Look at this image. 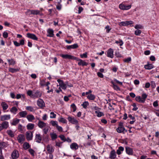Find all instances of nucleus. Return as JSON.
Returning a JSON list of instances; mask_svg holds the SVG:
<instances>
[{"label":"nucleus","instance_id":"nucleus-48","mask_svg":"<svg viewBox=\"0 0 159 159\" xmlns=\"http://www.w3.org/2000/svg\"><path fill=\"white\" fill-rule=\"evenodd\" d=\"M71 108L73 110V111L75 112L76 109V107L75 105L74 104H72L70 106Z\"/></svg>","mask_w":159,"mask_h":159},{"label":"nucleus","instance_id":"nucleus-20","mask_svg":"<svg viewBox=\"0 0 159 159\" xmlns=\"http://www.w3.org/2000/svg\"><path fill=\"white\" fill-rule=\"evenodd\" d=\"M70 148L72 149L76 150L78 148L79 146L76 143H74L70 145Z\"/></svg>","mask_w":159,"mask_h":159},{"label":"nucleus","instance_id":"nucleus-55","mask_svg":"<svg viewBox=\"0 0 159 159\" xmlns=\"http://www.w3.org/2000/svg\"><path fill=\"white\" fill-rule=\"evenodd\" d=\"M141 33V31L140 30H137L134 32V34L136 35H139Z\"/></svg>","mask_w":159,"mask_h":159},{"label":"nucleus","instance_id":"nucleus-40","mask_svg":"<svg viewBox=\"0 0 159 159\" xmlns=\"http://www.w3.org/2000/svg\"><path fill=\"white\" fill-rule=\"evenodd\" d=\"M112 84L113 85V88L116 90H120L119 87L117 85H116L113 82H111Z\"/></svg>","mask_w":159,"mask_h":159},{"label":"nucleus","instance_id":"nucleus-9","mask_svg":"<svg viewBox=\"0 0 159 159\" xmlns=\"http://www.w3.org/2000/svg\"><path fill=\"white\" fill-rule=\"evenodd\" d=\"M25 139V136L23 134H20L17 137V140L18 142L22 143L24 142Z\"/></svg>","mask_w":159,"mask_h":159},{"label":"nucleus","instance_id":"nucleus-21","mask_svg":"<svg viewBox=\"0 0 159 159\" xmlns=\"http://www.w3.org/2000/svg\"><path fill=\"white\" fill-rule=\"evenodd\" d=\"M3 110H6L8 107V105L5 102H2L1 104Z\"/></svg>","mask_w":159,"mask_h":159},{"label":"nucleus","instance_id":"nucleus-13","mask_svg":"<svg viewBox=\"0 0 159 159\" xmlns=\"http://www.w3.org/2000/svg\"><path fill=\"white\" fill-rule=\"evenodd\" d=\"M113 52V50L112 49L110 48L109 49L107 52V57L111 58H113L114 57Z\"/></svg>","mask_w":159,"mask_h":159},{"label":"nucleus","instance_id":"nucleus-62","mask_svg":"<svg viewBox=\"0 0 159 159\" xmlns=\"http://www.w3.org/2000/svg\"><path fill=\"white\" fill-rule=\"evenodd\" d=\"M97 74L98 76L100 78H103L104 77V76H103V74H102L100 72H98L97 73Z\"/></svg>","mask_w":159,"mask_h":159},{"label":"nucleus","instance_id":"nucleus-31","mask_svg":"<svg viewBox=\"0 0 159 159\" xmlns=\"http://www.w3.org/2000/svg\"><path fill=\"white\" fill-rule=\"evenodd\" d=\"M87 98L90 100H93L95 98V95L92 94H90L88 95Z\"/></svg>","mask_w":159,"mask_h":159},{"label":"nucleus","instance_id":"nucleus-60","mask_svg":"<svg viewBox=\"0 0 159 159\" xmlns=\"http://www.w3.org/2000/svg\"><path fill=\"white\" fill-rule=\"evenodd\" d=\"M3 36L4 38H7L8 36V34L6 31L4 32L3 33Z\"/></svg>","mask_w":159,"mask_h":159},{"label":"nucleus","instance_id":"nucleus-15","mask_svg":"<svg viewBox=\"0 0 159 159\" xmlns=\"http://www.w3.org/2000/svg\"><path fill=\"white\" fill-rule=\"evenodd\" d=\"M27 36L28 38L31 39H32L37 40H38V38L34 34L30 33H28L27 34Z\"/></svg>","mask_w":159,"mask_h":159},{"label":"nucleus","instance_id":"nucleus-29","mask_svg":"<svg viewBox=\"0 0 159 159\" xmlns=\"http://www.w3.org/2000/svg\"><path fill=\"white\" fill-rule=\"evenodd\" d=\"M154 67L153 65L152 64H148L144 66V68L147 70H150Z\"/></svg>","mask_w":159,"mask_h":159},{"label":"nucleus","instance_id":"nucleus-42","mask_svg":"<svg viewBox=\"0 0 159 159\" xmlns=\"http://www.w3.org/2000/svg\"><path fill=\"white\" fill-rule=\"evenodd\" d=\"M89 105V103L88 102L85 101L84 102H83V104H82V106H83V107L84 108L86 109L87 108L88 106Z\"/></svg>","mask_w":159,"mask_h":159},{"label":"nucleus","instance_id":"nucleus-24","mask_svg":"<svg viewBox=\"0 0 159 159\" xmlns=\"http://www.w3.org/2000/svg\"><path fill=\"white\" fill-rule=\"evenodd\" d=\"M126 153L132 155L133 154V151L132 149L128 147L126 148Z\"/></svg>","mask_w":159,"mask_h":159},{"label":"nucleus","instance_id":"nucleus-63","mask_svg":"<svg viewBox=\"0 0 159 159\" xmlns=\"http://www.w3.org/2000/svg\"><path fill=\"white\" fill-rule=\"evenodd\" d=\"M13 42L14 45L16 47H18L20 46V43H18L17 41H14Z\"/></svg>","mask_w":159,"mask_h":159},{"label":"nucleus","instance_id":"nucleus-1","mask_svg":"<svg viewBox=\"0 0 159 159\" xmlns=\"http://www.w3.org/2000/svg\"><path fill=\"white\" fill-rule=\"evenodd\" d=\"M60 56L63 58L65 59L73 60H76L77 59L76 57L68 54H61L60 55Z\"/></svg>","mask_w":159,"mask_h":159},{"label":"nucleus","instance_id":"nucleus-43","mask_svg":"<svg viewBox=\"0 0 159 159\" xmlns=\"http://www.w3.org/2000/svg\"><path fill=\"white\" fill-rule=\"evenodd\" d=\"M136 100L139 102L143 103V100H142L141 97L140 96H137L135 98Z\"/></svg>","mask_w":159,"mask_h":159},{"label":"nucleus","instance_id":"nucleus-10","mask_svg":"<svg viewBox=\"0 0 159 159\" xmlns=\"http://www.w3.org/2000/svg\"><path fill=\"white\" fill-rule=\"evenodd\" d=\"M42 93L38 90L36 91L33 94L32 96V98H35L41 97Z\"/></svg>","mask_w":159,"mask_h":159},{"label":"nucleus","instance_id":"nucleus-3","mask_svg":"<svg viewBox=\"0 0 159 159\" xmlns=\"http://www.w3.org/2000/svg\"><path fill=\"white\" fill-rule=\"evenodd\" d=\"M134 23L133 21L131 20L126 21H122L119 23L118 25L120 26H125L129 25H131Z\"/></svg>","mask_w":159,"mask_h":159},{"label":"nucleus","instance_id":"nucleus-17","mask_svg":"<svg viewBox=\"0 0 159 159\" xmlns=\"http://www.w3.org/2000/svg\"><path fill=\"white\" fill-rule=\"evenodd\" d=\"M38 126L39 128L42 129L47 126L46 123L41 120H39L38 123Z\"/></svg>","mask_w":159,"mask_h":159},{"label":"nucleus","instance_id":"nucleus-30","mask_svg":"<svg viewBox=\"0 0 159 159\" xmlns=\"http://www.w3.org/2000/svg\"><path fill=\"white\" fill-rule=\"evenodd\" d=\"M58 120L59 122H61L64 124L66 123L67 122L66 120L61 116L58 119Z\"/></svg>","mask_w":159,"mask_h":159},{"label":"nucleus","instance_id":"nucleus-59","mask_svg":"<svg viewBox=\"0 0 159 159\" xmlns=\"http://www.w3.org/2000/svg\"><path fill=\"white\" fill-rule=\"evenodd\" d=\"M57 129L58 130L59 132H62L63 131V129L62 127L58 125L56 127Z\"/></svg>","mask_w":159,"mask_h":159},{"label":"nucleus","instance_id":"nucleus-34","mask_svg":"<svg viewBox=\"0 0 159 159\" xmlns=\"http://www.w3.org/2000/svg\"><path fill=\"white\" fill-rule=\"evenodd\" d=\"M116 131L119 133H121L124 132L125 130V129L124 127H119L116 129Z\"/></svg>","mask_w":159,"mask_h":159},{"label":"nucleus","instance_id":"nucleus-58","mask_svg":"<svg viewBox=\"0 0 159 159\" xmlns=\"http://www.w3.org/2000/svg\"><path fill=\"white\" fill-rule=\"evenodd\" d=\"M105 29H106V31L107 33H108L111 30V28H110V26L107 25L105 27Z\"/></svg>","mask_w":159,"mask_h":159},{"label":"nucleus","instance_id":"nucleus-28","mask_svg":"<svg viewBox=\"0 0 159 159\" xmlns=\"http://www.w3.org/2000/svg\"><path fill=\"white\" fill-rule=\"evenodd\" d=\"M78 47V46L76 43L71 45L67 46L66 47L68 49H70L71 48L75 49L77 48Z\"/></svg>","mask_w":159,"mask_h":159},{"label":"nucleus","instance_id":"nucleus-7","mask_svg":"<svg viewBox=\"0 0 159 159\" xmlns=\"http://www.w3.org/2000/svg\"><path fill=\"white\" fill-rule=\"evenodd\" d=\"M37 105L40 108L44 107L45 106V103L43 101L41 98H39L37 101Z\"/></svg>","mask_w":159,"mask_h":159},{"label":"nucleus","instance_id":"nucleus-12","mask_svg":"<svg viewBox=\"0 0 159 159\" xmlns=\"http://www.w3.org/2000/svg\"><path fill=\"white\" fill-rule=\"evenodd\" d=\"M35 141L38 143H40L42 140L41 135L39 133L36 134L35 136Z\"/></svg>","mask_w":159,"mask_h":159},{"label":"nucleus","instance_id":"nucleus-39","mask_svg":"<svg viewBox=\"0 0 159 159\" xmlns=\"http://www.w3.org/2000/svg\"><path fill=\"white\" fill-rule=\"evenodd\" d=\"M124 148L122 147H120L118 149L117 151V153L118 155H120L121 153V152L123 151Z\"/></svg>","mask_w":159,"mask_h":159},{"label":"nucleus","instance_id":"nucleus-8","mask_svg":"<svg viewBox=\"0 0 159 159\" xmlns=\"http://www.w3.org/2000/svg\"><path fill=\"white\" fill-rule=\"evenodd\" d=\"M68 120L69 122L72 124L77 125L78 124V121L74 117L69 116L68 118Z\"/></svg>","mask_w":159,"mask_h":159},{"label":"nucleus","instance_id":"nucleus-57","mask_svg":"<svg viewBox=\"0 0 159 159\" xmlns=\"http://www.w3.org/2000/svg\"><path fill=\"white\" fill-rule=\"evenodd\" d=\"M29 152L30 153V154L32 156H34V151L32 149H30L29 150Z\"/></svg>","mask_w":159,"mask_h":159},{"label":"nucleus","instance_id":"nucleus-6","mask_svg":"<svg viewBox=\"0 0 159 159\" xmlns=\"http://www.w3.org/2000/svg\"><path fill=\"white\" fill-rule=\"evenodd\" d=\"M46 149L48 153L50 154L53 153L54 150L53 147L50 144H48L46 146Z\"/></svg>","mask_w":159,"mask_h":159},{"label":"nucleus","instance_id":"nucleus-26","mask_svg":"<svg viewBox=\"0 0 159 159\" xmlns=\"http://www.w3.org/2000/svg\"><path fill=\"white\" fill-rule=\"evenodd\" d=\"M19 114L21 117H25L27 114V112L26 111H22L19 113Z\"/></svg>","mask_w":159,"mask_h":159},{"label":"nucleus","instance_id":"nucleus-14","mask_svg":"<svg viewBox=\"0 0 159 159\" xmlns=\"http://www.w3.org/2000/svg\"><path fill=\"white\" fill-rule=\"evenodd\" d=\"M19 154L17 151L14 150L11 154V157L13 159H16L18 157Z\"/></svg>","mask_w":159,"mask_h":159},{"label":"nucleus","instance_id":"nucleus-54","mask_svg":"<svg viewBox=\"0 0 159 159\" xmlns=\"http://www.w3.org/2000/svg\"><path fill=\"white\" fill-rule=\"evenodd\" d=\"M50 118H54L56 117V115L53 112H52L50 113Z\"/></svg>","mask_w":159,"mask_h":159},{"label":"nucleus","instance_id":"nucleus-35","mask_svg":"<svg viewBox=\"0 0 159 159\" xmlns=\"http://www.w3.org/2000/svg\"><path fill=\"white\" fill-rule=\"evenodd\" d=\"M7 61L10 65H14L16 64L15 61L12 59H8Z\"/></svg>","mask_w":159,"mask_h":159},{"label":"nucleus","instance_id":"nucleus-44","mask_svg":"<svg viewBox=\"0 0 159 159\" xmlns=\"http://www.w3.org/2000/svg\"><path fill=\"white\" fill-rule=\"evenodd\" d=\"M50 123L53 126H55L56 127L58 125L57 122L56 121L52 120L50 121Z\"/></svg>","mask_w":159,"mask_h":159},{"label":"nucleus","instance_id":"nucleus-47","mask_svg":"<svg viewBox=\"0 0 159 159\" xmlns=\"http://www.w3.org/2000/svg\"><path fill=\"white\" fill-rule=\"evenodd\" d=\"M134 28L135 29H142L143 28V26L140 24H137L134 26Z\"/></svg>","mask_w":159,"mask_h":159},{"label":"nucleus","instance_id":"nucleus-50","mask_svg":"<svg viewBox=\"0 0 159 159\" xmlns=\"http://www.w3.org/2000/svg\"><path fill=\"white\" fill-rule=\"evenodd\" d=\"M44 129L43 130L44 133L46 134L48 132L49 130V127L48 126H46V127L44 128Z\"/></svg>","mask_w":159,"mask_h":159},{"label":"nucleus","instance_id":"nucleus-33","mask_svg":"<svg viewBox=\"0 0 159 159\" xmlns=\"http://www.w3.org/2000/svg\"><path fill=\"white\" fill-rule=\"evenodd\" d=\"M19 119H14L12 120L11 124L12 125H15L19 122Z\"/></svg>","mask_w":159,"mask_h":159},{"label":"nucleus","instance_id":"nucleus-41","mask_svg":"<svg viewBox=\"0 0 159 159\" xmlns=\"http://www.w3.org/2000/svg\"><path fill=\"white\" fill-rule=\"evenodd\" d=\"M26 109L31 112H33L34 111V107L30 106L26 107Z\"/></svg>","mask_w":159,"mask_h":159},{"label":"nucleus","instance_id":"nucleus-36","mask_svg":"<svg viewBox=\"0 0 159 159\" xmlns=\"http://www.w3.org/2000/svg\"><path fill=\"white\" fill-rule=\"evenodd\" d=\"M50 135L52 140L56 139L57 138V135L54 133H52L50 134Z\"/></svg>","mask_w":159,"mask_h":159},{"label":"nucleus","instance_id":"nucleus-53","mask_svg":"<svg viewBox=\"0 0 159 159\" xmlns=\"http://www.w3.org/2000/svg\"><path fill=\"white\" fill-rule=\"evenodd\" d=\"M18 70L13 68H9V71L11 73H14L17 71Z\"/></svg>","mask_w":159,"mask_h":159},{"label":"nucleus","instance_id":"nucleus-46","mask_svg":"<svg viewBox=\"0 0 159 159\" xmlns=\"http://www.w3.org/2000/svg\"><path fill=\"white\" fill-rule=\"evenodd\" d=\"M30 147L29 144L26 142L24 143L23 144V148L25 149H27Z\"/></svg>","mask_w":159,"mask_h":159},{"label":"nucleus","instance_id":"nucleus-49","mask_svg":"<svg viewBox=\"0 0 159 159\" xmlns=\"http://www.w3.org/2000/svg\"><path fill=\"white\" fill-rule=\"evenodd\" d=\"M115 43L116 44H119V45L120 46H122L124 43L122 40L120 39L119 40V41H116Z\"/></svg>","mask_w":159,"mask_h":159},{"label":"nucleus","instance_id":"nucleus-56","mask_svg":"<svg viewBox=\"0 0 159 159\" xmlns=\"http://www.w3.org/2000/svg\"><path fill=\"white\" fill-rule=\"evenodd\" d=\"M59 137H60L61 140L63 141H66V139L65 138V137L64 135H61L59 136Z\"/></svg>","mask_w":159,"mask_h":159},{"label":"nucleus","instance_id":"nucleus-37","mask_svg":"<svg viewBox=\"0 0 159 159\" xmlns=\"http://www.w3.org/2000/svg\"><path fill=\"white\" fill-rule=\"evenodd\" d=\"M147 95L145 93H143L142 94V96H141V98L142 99V100H143V103L145 102L146 99L147 98Z\"/></svg>","mask_w":159,"mask_h":159},{"label":"nucleus","instance_id":"nucleus-32","mask_svg":"<svg viewBox=\"0 0 159 159\" xmlns=\"http://www.w3.org/2000/svg\"><path fill=\"white\" fill-rule=\"evenodd\" d=\"M95 112L96 115V116L99 117H101L104 115L103 112L100 111H95Z\"/></svg>","mask_w":159,"mask_h":159},{"label":"nucleus","instance_id":"nucleus-52","mask_svg":"<svg viewBox=\"0 0 159 159\" xmlns=\"http://www.w3.org/2000/svg\"><path fill=\"white\" fill-rule=\"evenodd\" d=\"M131 58L130 57H129L127 58H125L123 60L124 62L126 63H129L131 61Z\"/></svg>","mask_w":159,"mask_h":159},{"label":"nucleus","instance_id":"nucleus-22","mask_svg":"<svg viewBox=\"0 0 159 159\" xmlns=\"http://www.w3.org/2000/svg\"><path fill=\"white\" fill-rule=\"evenodd\" d=\"M78 60L79 61L78 62V64L79 66H87L88 65V63L84 61L81 59H79Z\"/></svg>","mask_w":159,"mask_h":159},{"label":"nucleus","instance_id":"nucleus-16","mask_svg":"<svg viewBox=\"0 0 159 159\" xmlns=\"http://www.w3.org/2000/svg\"><path fill=\"white\" fill-rule=\"evenodd\" d=\"M0 118L1 120L2 121L8 120L10 119V115H5L1 116Z\"/></svg>","mask_w":159,"mask_h":159},{"label":"nucleus","instance_id":"nucleus-64","mask_svg":"<svg viewBox=\"0 0 159 159\" xmlns=\"http://www.w3.org/2000/svg\"><path fill=\"white\" fill-rule=\"evenodd\" d=\"M133 106L134 107L132 109L133 110L136 111L138 109V107L136 106V105L135 103H133Z\"/></svg>","mask_w":159,"mask_h":159},{"label":"nucleus","instance_id":"nucleus-61","mask_svg":"<svg viewBox=\"0 0 159 159\" xmlns=\"http://www.w3.org/2000/svg\"><path fill=\"white\" fill-rule=\"evenodd\" d=\"M80 56L81 57V58H86L87 57V53H85L83 54H81L80 55Z\"/></svg>","mask_w":159,"mask_h":159},{"label":"nucleus","instance_id":"nucleus-45","mask_svg":"<svg viewBox=\"0 0 159 159\" xmlns=\"http://www.w3.org/2000/svg\"><path fill=\"white\" fill-rule=\"evenodd\" d=\"M7 133L11 137H13L14 136V132L11 130H7Z\"/></svg>","mask_w":159,"mask_h":159},{"label":"nucleus","instance_id":"nucleus-19","mask_svg":"<svg viewBox=\"0 0 159 159\" xmlns=\"http://www.w3.org/2000/svg\"><path fill=\"white\" fill-rule=\"evenodd\" d=\"M26 118L29 122H32L35 119L34 117L32 114H30L27 116Z\"/></svg>","mask_w":159,"mask_h":159},{"label":"nucleus","instance_id":"nucleus-38","mask_svg":"<svg viewBox=\"0 0 159 159\" xmlns=\"http://www.w3.org/2000/svg\"><path fill=\"white\" fill-rule=\"evenodd\" d=\"M17 111V109L16 107H13L10 109L11 112L14 114H16Z\"/></svg>","mask_w":159,"mask_h":159},{"label":"nucleus","instance_id":"nucleus-27","mask_svg":"<svg viewBox=\"0 0 159 159\" xmlns=\"http://www.w3.org/2000/svg\"><path fill=\"white\" fill-rule=\"evenodd\" d=\"M34 124L30 123L26 125V128L28 130H32L34 127Z\"/></svg>","mask_w":159,"mask_h":159},{"label":"nucleus","instance_id":"nucleus-4","mask_svg":"<svg viewBox=\"0 0 159 159\" xmlns=\"http://www.w3.org/2000/svg\"><path fill=\"white\" fill-rule=\"evenodd\" d=\"M57 81L59 84V86L61 88L65 90L67 87V84L64 83L63 81L60 79H58Z\"/></svg>","mask_w":159,"mask_h":159},{"label":"nucleus","instance_id":"nucleus-23","mask_svg":"<svg viewBox=\"0 0 159 159\" xmlns=\"http://www.w3.org/2000/svg\"><path fill=\"white\" fill-rule=\"evenodd\" d=\"M1 125L2 129H7L8 126V123L7 121L3 122Z\"/></svg>","mask_w":159,"mask_h":159},{"label":"nucleus","instance_id":"nucleus-2","mask_svg":"<svg viewBox=\"0 0 159 159\" xmlns=\"http://www.w3.org/2000/svg\"><path fill=\"white\" fill-rule=\"evenodd\" d=\"M131 7V5H125L122 3L119 4V8L122 10H128L130 9Z\"/></svg>","mask_w":159,"mask_h":159},{"label":"nucleus","instance_id":"nucleus-51","mask_svg":"<svg viewBox=\"0 0 159 159\" xmlns=\"http://www.w3.org/2000/svg\"><path fill=\"white\" fill-rule=\"evenodd\" d=\"M27 93L28 95L32 98V96L33 95V94L32 91L31 90H28L27 92Z\"/></svg>","mask_w":159,"mask_h":159},{"label":"nucleus","instance_id":"nucleus-5","mask_svg":"<svg viewBox=\"0 0 159 159\" xmlns=\"http://www.w3.org/2000/svg\"><path fill=\"white\" fill-rule=\"evenodd\" d=\"M40 11L37 10H28L27 11L26 13L29 15L33 14V15H37L40 14Z\"/></svg>","mask_w":159,"mask_h":159},{"label":"nucleus","instance_id":"nucleus-25","mask_svg":"<svg viewBox=\"0 0 159 159\" xmlns=\"http://www.w3.org/2000/svg\"><path fill=\"white\" fill-rule=\"evenodd\" d=\"M47 32L48 34L47 35L48 36L52 37L54 36L53 30L52 29H49L47 30Z\"/></svg>","mask_w":159,"mask_h":159},{"label":"nucleus","instance_id":"nucleus-18","mask_svg":"<svg viewBox=\"0 0 159 159\" xmlns=\"http://www.w3.org/2000/svg\"><path fill=\"white\" fill-rule=\"evenodd\" d=\"M116 155L115 150L111 151L110 153L109 158L111 159H114L116 157Z\"/></svg>","mask_w":159,"mask_h":159},{"label":"nucleus","instance_id":"nucleus-11","mask_svg":"<svg viewBox=\"0 0 159 159\" xmlns=\"http://www.w3.org/2000/svg\"><path fill=\"white\" fill-rule=\"evenodd\" d=\"M26 137L28 140H30L32 139L33 133L31 131H27L26 133Z\"/></svg>","mask_w":159,"mask_h":159}]
</instances>
